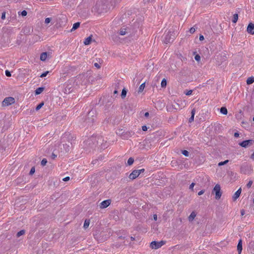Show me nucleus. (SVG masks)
Masks as SVG:
<instances>
[{
  "label": "nucleus",
  "mask_w": 254,
  "mask_h": 254,
  "mask_svg": "<svg viewBox=\"0 0 254 254\" xmlns=\"http://www.w3.org/2000/svg\"><path fill=\"white\" fill-rule=\"evenodd\" d=\"M80 81V77L77 78H72L68 80L65 84V91L70 92L72 90V88L78 85V83Z\"/></svg>",
  "instance_id": "1"
},
{
  "label": "nucleus",
  "mask_w": 254,
  "mask_h": 254,
  "mask_svg": "<svg viewBox=\"0 0 254 254\" xmlns=\"http://www.w3.org/2000/svg\"><path fill=\"white\" fill-rule=\"evenodd\" d=\"M213 192L215 193V198L216 199H219L220 198L222 193L221 192V187L219 184H217L215 186L213 190Z\"/></svg>",
  "instance_id": "2"
},
{
  "label": "nucleus",
  "mask_w": 254,
  "mask_h": 254,
  "mask_svg": "<svg viewBox=\"0 0 254 254\" xmlns=\"http://www.w3.org/2000/svg\"><path fill=\"white\" fill-rule=\"evenodd\" d=\"M15 102V99L12 97L5 98L2 102L3 106H7L13 104Z\"/></svg>",
  "instance_id": "3"
},
{
  "label": "nucleus",
  "mask_w": 254,
  "mask_h": 254,
  "mask_svg": "<svg viewBox=\"0 0 254 254\" xmlns=\"http://www.w3.org/2000/svg\"><path fill=\"white\" fill-rule=\"evenodd\" d=\"M254 143V140L249 139V140H244V141L239 143V144L243 147L247 148V147L253 145Z\"/></svg>",
  "instance_id": "4"
},
{
  "label": "nucleus",
  "mask_w": 254,
  "mask_h": 254,
  "mask_svg": "<svg viewBox=\"0 0 254 254\" xmlns=\"http://www.w3.org/2000/svg\"><path fill=\"white\" fill-rule=\"evenodd\" d=\"M164 243L162 241L159 242L153 241L150 243V247L152 249H158L164 245Z\"/></svg>",
  "instance_id": "5"
},
{
  "label": "nucleus",
  "mask_w": 254,
  "mask_h": 254,
  "mask_svg": "<svg viewBox=\"0 0 254 254\" xmlns=\"http://www.w3.org/2000/svg\"><path fill=\"white\" fill-rule=\"evenodd\" d=\"M111 201L110 199H107L103 201L100 204V208L101 209L105 208L107 207L110 204Z\"/></svg>",
  "instance_id": "6"
},
{
  "label": "nucleus",
  "mask_w": 254,
  "mask_h": 254,
  "mask_svg": "<svg viewBox=\"0 0 254 254\" xmlns=\"http://www.w3.org/2000/svg\"><path fill=\"white\" fill-rule=\"evenodd\" d=\"M138 173L139 172L137 171L136 170L133 171L129 175V179L132 180L136 179L139 175Z\"/></svg>",
  "instance_id": "7"
},
{
  "label": "nucleus",
  "mask_w": 254,
  "mask_h": 254,
  "mask_svg": "<svg viewBox=\"0 0 254 254\" xmlns=\"http://www.w3.org/2000/svg\"><path fill=\"white\" fill-rule=\"evenodd\" d=\"M247 31L251 34H254V24L250 23L247 27Z\"/></svg>",
  "instance_id": "8"
},
{
  "label": "nucleus",
  "mask_w": 254,
  "mask_h": 254,
  "mask_svg": "<svg viewBox=\"0 0 254 254\" xmlns=\"http://www.w3.org/2000/svg\"><path fill=\"white\" fill-rule=\"evenodd\" d=\"M243 247H242V240L240 239L237 245V250L238 252V254H241L242 251Z\"/></svg>",
  "instance_id": "9"
},
{
  "label": "nucleus",
  "mask_w": 254,
  "mask_h": 254,
  "mask_svg": "<svg viewBox=\"0 0 254 254\" xmlns=\"http://www.w3.org/2000/svg\"><path fill=\"white\" fill-rule=\"evenodd\" d=\"M241 193V189L240 188L237 190L233 196V199L234 200H236L240 195Z\"/></svg>",
  "instance_id": "10"
},
{
  "label": "nucleus",
  "mask_w": 254,
  "mask_h": 254,
  "mask_svg": "<svg viewBox=\"0 0 254 254\" xmlns=\"http://www.w3.org/2000/svg\"><path fill=\"white\" fill-rule=\"evenodd\" d=\"M173 40V38H171V37L169 36V34H167L164 40V42L166 43H170L171 41H172Z\"/></svg>",
  "instance_id": "11"
},
{
  "label": "nucleus",
  "mask_w": 254,
  "mask_h": 254,
  "mask_svg": "<svg viewBox=\"0 0 254 254\" xmlns=\"http://www.w3.org/2000/svg\"><path fill=\"white\" fill-rule=\"evenodd\" d=\"M47 58V53L46 52L42 53L40 55V60L42 61H45Z\"/></svg>",
  "instance_id": "12"
},
{
  "label": "nucleus",
  "mask_w": 254,
  "mask_h": 254,
  "mask_svg": "<svg viewBox=\"0 0 254 254\" xmlns=\"http://www.w3.org/2000/svg\"><path fill=\"white\" fill-rule=\"evenodd\" d=\"M196 216V214L194 212H192L190 214V216H189V220L190 221H192L193 220V219H194V218Z\"/></svg>",
  "instance_id": "13"
},
{
  "label": "nucleus",
  "mask_w": 254,
  "mask_h": 254,
  "mask_svg": "<svg viewBox=\"0 0 254 254\" xmlns=\"http://www.w3.org/2000/svg\"><path fill=\"white\" fill-rule=\"evenodd\" d=\"M254 82V77L253 76L249 77L247 80V84H251Z\"/></svg>",
  "instance_id": "14"
},
{
  "label": "nucleus",
  "mask_w": 254,
  "mask_h": 254,
  "mask_svg": "<svg viewBox=\"0 0 254 254\" xmlns=\"http://www.w3.org/2000/svg\"><path fill=\"white\" fill-rule=\"evenodd\" d=\"M80 26L79 22H76L73 24L72 29H71V31H73L76 29H77Z\"/></svg>",
  "instance_id": "15"
},
{
  "label": "nucleus",
  "mask_w": 254,
  "mask_h": 254,
  "mask_svg": "<svg viewBox=\"0 0 254 254\" xmlns=\"http://www.w3.org/2000/svg\"><path fill=\"white\" fill-rule=\"evenodd\" d=\"M91 41V37H88L85 39V40L84 41V44L85 45H88L90 44Z\"/></svg>",
  "instance_id": "16"
},
{
  "label": "nucleus",
  "mask_w": 254,
  "mask_h": 254,
  "mask_svg": "<svg viewBox=\"0 0 254 254\" xmlns=\"http://www.w3.org/2000/svg\"><path fill=\"white\" fill-rule=\"evenodd\" d=\"M43 90H44L43 87H39V88H37L36 90H35V94L39 95V94H41L43 92Z\"/></svg>",
  "instance_id": "17"
},
{
  "label": "nucleus",
  "mask_w": 254,
  "mask_h": 254,
  "mask_svg": "<svg viewBox=\"0 0 254 254\" xmlns=\"http://www.w3.org/2000/svg\"><path fill=\"white\" fill-rule=\"evenodd\" d=\"M220 113L223 115H227L228 113L227 109L225 107H221L220 109Z\"/></svg>",
  "instance_id": "18"
},
{
  "label": "nucleus",
  "mask_w": 254,
  "mask_h": 254,
  "mask_svg": "<svg viewBox=\"0 0 254 254\" xmlns=\"http://www.w3.org/2000/svg\"><path fill=\"white\" fill-rule=\"evenodd\" d=\"M90 224V220L86 219L84 221L83 227L85 229H86L88 227Z\"/></svg>",
  "instance_id": "19"
},
{
  "label": "nucleus",
  "mask_w": 254,
  "mask_h": 254,
  "mask_svg": "<svg viewBox=\"0 0 254 254\" xmlns=\"http://www.w3.org/2000/svg\"><path fill=\"white\" fill-rule=\"evenodd\" d=\"M238 14H234L233 15V19H232V22L233 23H236L238 21Z\"/></svg>",
  "instance_id": "20"
},
{
  "label": "nucleus",
  "mask_w": 254,
  "mask_h": 254,
  "mask_svg": "<svg viewBox=\"0 0 254 254\" xmlns=\"http://www.w3.org/2000/svg\"><path fill=\"white\" fill-rule=\"evenodd\" d=\"M144 88H145V82H144V83H142V84L140 85V86H139V89H138V92H141L143 90V89H144Z\"/></svg>",
  "instance_id": "21"
},
{
  "label": "nucleus",
  "mask_w": 254,
  "mask_h": 254,
  "mask_svg": "<svg viewBox=\"0 0 254 254\" xmlns=\"http://www.w3.org/2000/svg\"><path fill=\"white\" fill-rule=\"evenodd\" d=\"M161 87H165L166 86L167 81H166V80L165 78H164L162 80L161 83Z\"/></svg>",
  "instance_id": "22"
},
{
  "label": "nucleus",
  "mask_w": 254,
  "mask_h": 254,
  "mask_svg": "<svg viewBox=\"0 0 254 254\" xmlns=\"http://www.w3.org/2000/svg\"><path fill=\"white\" fill-rule=\"evenodd\" d=\"M134 162V159L133 158H131V157H130L128 160H127V164L128 165H131L133 164Z\"/></svg>",
  "instance_id": "23"
},
{
  "label": "nucleus",
  "mask_w": 254,
  "mask_h": 254,
  "mask_svg": "<svg viewBox=\"0 0 254 254\" xmlns=\"http://www.w3.org/2000/svg\"><path fill=\"white\" fill-rule=\"evenodd\" d=\"M127 95V91L125 89L122 90L121 96L122 98H124Z\"/></svg>",
  "instance_id": "24"
},
{
  "label": "nucleus",
  "mask_w": 254,
  "mask_h": 254,
  "mask_svg": "<svg viewBox=\"0 0 254 254\" xmlns=\"http://www.w3.org/2000/svg\"><path fill=\"white\" fill-rule=\"evenodd\" d=\"M228 162H229V160H225L224 161L219 162L218 163V165L219 166H221L222 165H224L226 164Z\"/></svg>",
  "instance_id": "25"
},
{
  "label": "nucleus",
  "mask_w": 254,
  "mask_h": 254,
  "mask_svg": "<svg viewBox=\"0 0 254 254\" xmlns=\"http://www.w3.org/2000/svg\"><path fill=\"white\" fill-rule=\"evenodd\" d=\"M24 233H25V231L24 230H21V231H20L19 232H18L17 233V236L18 237H19L20 236L23 235V234H24Z\"/></svg>",
  "instance_id": "26"
},
{
  "label": "nucleus",
  "mask_w": 254,
  "mask_h": 254,
  "mask_svg": "<svg viewBox=\"0 0 254 254\" xmlns=\"http://www.w3.org/2000/svg\"><path fill=\"white\" fill-rule=\"evenodd\" d=\"M47 163V161L46 160V159H43L41 161V165L44 166L45 165H46V163Z\"/></svg>",
  "instance_id": "27"
},
{
  "label": "nucleus",
  "mask_w": 254,
  "mask_h": 254,
  "mask_svg": "<svg viewBox=\"0 0 254 254\" xmlns=\"http://www.w3.org/2000/svg\"><path fill=\"white\" fill-rule=\"evenodd\" d=\"M182 154L185 156H189V152L186 150L182 151Z\"/></svg>",
  "instance_id": "28"
},
{
  "label": "nucleus",
  "mask_w": 254,
  "mask_h": 254,
  "mask_svg": "<svg viewBox=\"0 0 254 254\" xmlns=\"http://www.w3.org/2000/svg\"><path fill=\"white\" fill-rule=\"evenodd\" d=\"M49 71H46L44 72L40 75V77H44L46 76L47 75V74L49 73Z\"/></svg>",
  "instance_id": "29"
},
{
  "label": "nucleus",
  "mask_w": 254,
  "mask_h": 254,
  "mask_svg": "<svg viewBox=\"0 0 254 254\" xmlns=\"http://www.w3.org/2000/svg\"><path fill=\"white\" fill-rule=\"evenodd\" d=\"M44 105L43 103L39 104L36 108V110H39Z\"/></svg>",
  "instance_id": "30"
},
{
  "label": "nucleus",
  "mask_w": 254,
  "mask_h": 254,
  "mask_svg": "<svg viewBox=\"0 0 254 254\" xmlns=\"http://www.w3.org/2000/svg\"><path fill=\"white\" fill-rule=\"evenodd\" d=\"M51 21V18L48 17L45 19V23L46 24H49Z\"/></svg>",
  "instance_id": "31"
},
{
  "label": "nucleus",
  "mask_w": 254,
  "mask_h": 254,
  "mask_svg": "<svg viewBox=\"0 0 254 254\" xmlns=\"http://www.w3.org/2000/svg\"><path fill=\"white\" fill-rule=\"evenodd\" d=\"M252 184H253V181H250L249 182V183L247 184V186L249 188H251L252 185Z\"/></svg>",
  "instance_id": "32"
},
{
  "label": "nucleus",
  "mask_w": 254,
  "mask_h": 254,
  "mask_svg": "<svg viewBox=\"0 0 254 254\" xmlns=\"http://www.w3.org/2000/svg\"><path fill=\"white\" fill-rule=\"evenodd\" d=\"M27 11H26V10H23V11H21V15H22V16H26V15H27Z\"/></svg>",
  "instance_id": "33"
},
{
  "label": "nucleus",
  "mask_w": 254,
  "mask_h": 254,
  "mask_svg": "<svg viewBox=\"0 0 254 254\" xmlns=\"http://www.w3.org/2000/svg\"><path fill=\"white\" fill-rule=\"evenodd\" d=\"M35 171V168L34 167H32L31 170H30V175H32L34 173Z\"/></svg>",
  "instance_id": "34"
},
{
  "label": "nucleus",
  "mask_w": 254,
  "mask_h": 254,
  "mask_svg": "<svg viewBox=\"0 0 254 254\" xmlns=\"http://www.w3.org/2000/svg\"><path fill=\"white\" fill-rule=\"evenodd\" d=\"M194 59L196 61H199L200 60V56L198 55H196L195 57H194Z\"/></svg>",
  "instance_id": "35"
},
{
  "label": "nucleus",
  "mask_w": 254,
  "mask_h": 254,
  "mask_svg": "<svg viewBox=\"0 0 254 254\" xmlns=\"http://www.w3.org/2000/svg\"><path fill=\"white\" fill-rule=\"evenodd\" d=\"M5 75L8 76V77H10L11 76V73H10V72L7 70H5Z\"/></svg>",
  "instance_id": "36"
},
{
  "label": "nucleus",
  "mask_w": 254,
  "mask_h": 254,
  "mask_svg": "<svg viewBox=\"0 0 254 254\" xmlns=\"http://www.w3.org/2000/svg\"><path fill=\"white\" fill-rule=\"evenodd\" d=\"M195 31V29L194 27H191L190 29V33L192 34Z\"/></svg>",
  "instance_id": "37"
},
{
  "label": "nucleus",
  "mask_w": 254,
  "mask_h": 254,
  "mask_svg": "<svg viewBox=\"0 0 254 254\" xmlns=\"http://www.w3.org/2000/svg\"><path fill=\"white\" fill-rule=\"evenodd\" d=\"M192 91L191 90H189L186 92V95H190L192 94Z\"/></svg>",
  "instance_id": "38"
},
{
  "label": "nucleus",
  "mask_w": 254,
  "mask_h": 254,
  "mask_svg": "<svg viewBox=\"0 0 254 254\" xmlns=\"http://www.w3.org/2000/svg\"><path fill=\"white\" fill-rule=\"evenodd\" d=\"M69 179H70V178L69 177H66L63 179V181H64V182H66V181H69Z\"/></svg>",
  "instance_id": "39"
},
{
  "label": "nucleus",
  "mask_w": 254,
  "mask_h": 254,
  "mask_svg": "<svg viewBox=\"0 0 254 254\" xmlns=\"http://www.w3.org/2000/svg\"><path fill=\"white\" fill-rule=\"evenodd\" d=\"M120 34L121 35H124L126 34V31L125 30H122L120 31Z\"/></svg>",
  "instance_id": "40"
},
{
  "label": "nucleus",
  "mask_w": 254,
  "mask_h": 254,
  "mask_svg": "<svg viewBox=\"0 0 254 254\" xmlns=\"http://www.w3.org/2000/svg\"><path fill=\"white\" fill-rule=\"evenodd\" d=\"M194 116H193V115H192L191 116V117H190V119H189V122H192V121L194 120Z\"/></svg>",
  "instance_id": "41"
},
{
  "label": "nucleus",
  "mask_w": 254,
  "mask_h": 254,
  "mask_svg": "<svg viewBox=\"0 0 254 254\" xmlns=\"http://www.w3.org/2000/svg\"><path fill=\"white\" fill-rule=\"evenodd\" d=\"M195 185V184L194 183H192L190 186V189L193 190V188Z\"/></svg>",
  "instance_id": "42"
},
{
  "label": "nucleus",
  "mask_w": 254,
  "mask_h": 254,
  "mask_svg": "<svg viewBox=\"0 0 254 254\" xmlns=\"http://www.w3.org/2000/svg\"><path fill=\"white\" fill-rule=\"evenodd\" d=\"M137 171H138L139 173V175H140L141 173L143 172L144 171V169H140V170H136Z\"/></svg>",
  "instance_id": "43"
},
{
  "label": "nucleus",
  "mask_w": 254,
  "mask_h": 254,
  "mask_svg": "<svg viewBox=\"0 0 254 254\" xmlns=\"http://www.w3.org/2000/svg\"><path fill=\"white\" fill-rule=\"evenodd\" d=\"M204 190H200V191H199V192H198V195H202V194H203V193H204Z\"/></svg>",
  "instance_id": "44"
},
{
  "label": "nucleus",
  "mask_w": 254,
  "mask_h": 254,
  "mask_svg": "<svg viewBox=\"0 0 254 254\" xmlns=\"http://www.w3.org/2000/svg\"><path fill=\"white\" fill-rule=\"evenodd\" d=\"M142 129L143 131H146L147 130V127L145 126H143L142 127Z\"/></svg>",
  "instance_id": "45"
},
{
  "label": "nucleus",
  "mask_w": 254,
  "mask_h": 254,
  "mask_svg": "<svg viewBox=\"0 0 254 254\" xmlns=\"http://www.w3.org/2000/svg\"><path fill=\"white\" fill-rule=\"evenodd\" d=\"M94 65L97 68H100V66L99 65V64L98 63H95Z\"/></svg>",
  "instance_id": "46"
},
{
  "label": "nucleus",
  "mask_w": 254,
  "mask_h": 254,
  "mask_svg": "<svg viewBox=\"0 0 254 254\" xmlns=\"http://www.w3.org/2000/svg\"><path fill=\"white\" fill-rule=\"evenodd\" d=\"M241 215L243 216L245 214V211L244 209L241 210Z\"/></svg>",
  "instance_id": "47"
},
{
  "label": "nucleus",
  "mask_w": 254,
  "mask_h": 254,
  "mask_svg": "<svg viewBox=\"0 0 254 254\" xmlns=\"http://www.w3.org/2000/svg\"><path fill=\"white\" fill-rule=\"evenodd\" d=\"M5 18V14L4 12L2 13L1 19H4Z\"/></svg>",
  "instance_id": "48"
},
{
  "label": "nucleus",
  "mask_w": 254,
  "mask_h": 254,
  "mask_svg": "<svg viewBox=\"0 0 254 254\" xmlns=\"http://www.w3.org/2000/svg\"><path fill=\"white\" fill-rule=\"evenodd\" d=\"M234 136L236 138L238 137L239 136V133L238 132H235L234 133Z\"/></svg>",
  "instance_id": "49"
},
{
  "label": "nucleus",
  "mask_w": 254,
  "mask_h": 254,
  "mask_svg": "<svg viewBox=\"0 0 254 254\" xmlns=\"http://www.w3.org/2000/svg\"><path fill=\"white\" fill-rule=\"evenodd\" d=\"M153 219L155 221H156L157 219V215L156 214L153 215Z\"/></svg>",
  "instance_id": "50"
},
{
  "label": "nucleus",
  "mask_w": 254,
  "mask_h": 254,
  "mask_svg": "<svg viewBox=\"0 0 254 254\" xmlns=\"http://www.w3.org/2000/svg\"><path fill=\"white\" fill-rule=\"evenodd\" d=\"M195 113V110L193 109L191 111V115H193V116H194Z\"/></svg>",
  "instance_id": "51"
},
{
  "label": "nucleus",
  "mask_w": 254,
  "mask_h": 254,
  "mask_svg": "<svg viewBox=\"0 0 254 254\" xmlns=\"http://www.w3.org/2000/svg\"><path fill=\"white\" fill-rule=\"evenodd\" d=\"M199 40L200 41H202V40H204V37H203V35H200V36H199Z\"/></svg>",
  "instance_id": "52"
},
{
  "label": "nucleus",
  "mask_w": 254,
  "mask_h": 254,
  "mask_svg": "<svg viewBox=\"0 0 254 254\" xmlns=\"http://www.w3.org/2000/svg\"><path fill=\"white\" fill-rule=\"evenodd\" d=\"M251 158L253 160H254V153L251 155Z\"/></svg>",
  "instance_id": "53"
},
{
  "label": "nucleus",
  "mask_w": 254,
  "mask_h": 254,
  "mask_svg": "<svg viewBox=\"0 0 254 254\" xmlns=\"http://www.w3.org/2000/svg\"><path fill=\"white\" fill-rule=\"evenodd\" d=\"M149 116V113L148 112H146L144 114V116L146 117H148Z\"/></svg>",
  "instance_id": "54"
},
{
  "label": "nucleus",
  "mask_w": 254,
  "mask_h": 254,
  "mask_svg": "<svg viewBox=\"0 0 254 254\" xmlns=\"http://www.w3.org/2000/svg\"><path fill=\"white\" fill-rule=\"evenodd\" d=\"M153 0H144V2H150V1H152Z\"/></svg>",
  "instance_id": "55"
},
{
  "label": "nucleus",
  "mask_w": 254,
  "mask_h": 254,
  "mask_svg": "<svg viewBox=\"0 0 254 254\" xmlns=\"http://www.w3.org/2000/svg\"><path fill=\"white\" fill-rule=\"evenodd\" d=\"M114 93V94L117 93V90H115Z\"/></svg>",
  "instance_id": "56"
},
{
  "label": "nucleus",
  "mask_w": 254,
  "mask_h": 254,
  "mask_svg": "<svg viewBox=\"0 0 254 254\" xmlns=\"http://www.w3.org/2000/svg\"><path fill=\"white\" fill-rule=\"evenodd\" d=\"M53 158H55L56 157V155L55 154H53Z\"/></svg>",
  "instance_id": "57"
},
{
  "label": "nucleus",
  "mask_w": 254,
  "mask_h": 254,
  "mask_svg": "<svg viewBox=\"0 0 254 254\" xmlns=\"http://www.w3.org/2000/svg\"><path fill=\"white\" fill-rule=\"evenodd\" d=\"M253 121H254V117L253 118Z\"/></svg>",
  "instance_id": "58"
}]
</instances>
